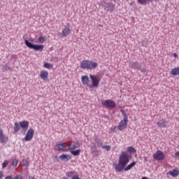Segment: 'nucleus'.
<instances>
[{
  "mask_svg": "<svg viewBox=\"0 0 179 179\" xmlns=\"http://www.w3.org/2000/svg\"><path fill=\"white\" fill-rule=\"evenodd\" d=\"M98 66L96 62L89 60L88 69H96Z\"/></svg>",
  "mask_w": 179,
  "mask_h": 179,
  "instance_id": "6ab92c4d",
  "label": "nucleus"
},
{
  "mask_svg": "<svg viewBox=\"0 0 179 179\" xmlns=\"http://www.w3.org/2000/svg\"><path fill=\"white\" fill-rule=\"evenodd\" d=\"M44 68H46L47 69H51L52 68V64L50 63H45L43 65Z\"/></svg>",
  "mask_w": 179,
  "mask_h": 179,
  "instance_id": "cd10ccee",
  "label": "nucleus"
},
{
  "mask_svg": "<svg viewBox=\"0 0 179 179\" xmlns=\"http://www.w3.org/2000/svg\"><path fill=\"white\" fill-rule=\"evenodd\" d=\"M24 43L28 48H30V50H34V51H39V52H43V50H44V45H36L29 41L27 39L24 40Z\"/></svg>",
  "mask_w": 179,
  "mask_h": 179,
  "instance_id": "f03ea898",
  "label": "nucleus"
},
{
  "mask_svg": "<svg viewBox=\"0 0 179 179\" xmlns=\"http://www.w3.org/2000/svg\"><path fill=\"white\" fill-rule=\"evenodd\" d=\"M29 179H37L34 176H29Z\"/></svg>",
  "mask_w": 179,
  "mask_h": 179,
  "instance_id": "de8ad7c7",
  "label": "nucleus"
},
{
  "mask_svg": "<svg viewBox=\"0 0 179 179\" xmlns=\"http://www.w3.org/2000/svg\"><path fill=\"white\" fill-rule=\"evenodd\" d=\"M40 76L43 80H48V71L43 70L40 73Z\"/></svg>",
  "mask_w": 179,
  "mask_h": 179,
  "instance_id": "f3484780",
  "label": "nucleus"
},
{
  "mask_svg": "<svg viewBox=\"0 0 179 179\" xmlns=\"http://www.w3.org/2000/svg\"><path fill=\"white\" fill-rule=\"evenodd\" d=\"M38 42L41 43H45V37L44 36H40L38 39Z\"/></svg>",
  "mask_w": 179,
  "mask_h": 179,
  "instance_id": "c756f323",
  "label": "nucleus"
},
{
  "mask_svg": "<svg viewBox=\"0 0 179 179\" xmlns=\"http://www.w3.org/2000/svg\"><path fill=\"white\" fill-rule=\"evenodd\" d=\"M169 176H172V177H177L179 176V171L177 169H173L169 172Z\"/></svg>",
  "mask_w": 179,
  "mask_h": 179,
  "instance_id": "4be33fe9",
  "label": "nucleus"
},
{
  "mask_svg": "<svg viewBox=\"0 0 179 179\" xmlns=\"http://www.w3.org/2000/svg\"><path fill=\"white\" fill-rule=\"evenodd\" d=\"M71 154L73 155V156H79L80 155V149L71 150Z\"/></svg>",
  "mask_w": 179,
  "mask_h": 179,
  "instance_id": "393cba45",
  "label": "nucleus"
},
{
  "mask_svg": "<svg viewBox=\"0 0 179 179\" xmlns=\"http://www.w3.org/2000/svg\"><path fill=\"white\" fill-rule=\"evenodd\" d=\"M157 125L159 128H166L169 125V121L166 119H161L157 122Z\"/></svg>",
  "mask_w": 179,
  "mask_h": 179,
  "instance_id": "f8f14e48",
  "label": "nucleus"
},
{
  "mask_svg": "<svg viewBox=\"0 0 179 179\" xmlns=\"http://www.w3.org/2000/svg\"><path fill=\"white\" fill-rule=\"evenodd\" d=\"M144 159H145V162H146V160H147V159H146V157H145Z\"/></svg>",
  "mask_w": 179,
  "mask_h": 179,
  "instance_id": "5fc2aeb1",
  "label": "nucleus"
},
{
  "mask_svg": "<svg viewBox=\"0 0 179 179\" xmlns=\"http://www.w3.org/2000/svg\"><path fill=\"white\" fill-rule=\"evenodd\" d=\"M102 106L107 107L108 108H115V102L111 99L105 100L101 102Z\"/></svg>",
  "mask_w": 179,
  "mask_h": 179,
  "instance_id": "423d86ee",
  "label": "nucleus"
},
{
  "mask_svg": "<svg viewBox=\"0 0 179 179\" xmlns=\"http://www.w3.org/2000/svg\"><path fill=\"white\" fill-rule=\"evenodd\" d=\"M139 71H141V72H142L143 73H147L148 70H146V69H142L140 67Z\"/></svg>",
  "mask_w": 179,
  "mask_h": 179,
  "instance_id": "e433bc0d",
  "label": "nucleus"
},
{
  "mask_svg": "<svg viewBox=\"0 0 179 179\" xmlns=\"http://www.w3.org/2000/svg\"><path fill=\"white\" fill-rule=\"evenodd\" d=\"M22 162L24 163V164H23L24 166H29V163H27V160L24 159Z\"/></svg>",
  "mask_w": 179,
  "mask_h": 179,
  "instance_id": "a19ab883",
  "label": "nucleus"
},
{
  "mask_svg": "<svg viewBox=\"0 0 179 179\" xmlns=\"http://www.w3.org/2000/svg\"><path fill=\"white\" fill-rule=\"evenodd\" d=\"M171 75H173V76L179 75V66L172 69L171 71Z\"/></svg>",
  "mask_w": 179,
  "mask_h": 179,
  "instance_id": "5701e85b",
  "label": "nucleus"
},
{
  "mask_svg": "<svg viewBox=\"0 0 179 179\" xmlns=\"http://www.w3.org/2000/svg\"><path fill=\"white\" fill-rule=\"evenodd\" d=\"M54 158H55V159L53 160L54 163H57V162H59V159L58 158V156L55 155Z\"/></svg>",
  "mask_w": 179,
  "mask_h": 179,
  "instance_id": "4c0bfd02",
  "label": "nucleus"
},
{
  "mask_svg": "<svg viewBox=\"0 0 179 179\" xmlns=\"http://www.w3.org/2000/svg\"><path fill=\"white\" fill-rule=\"evenodd\" d=\"M59 158L60 160H62V162H68L69 160H71V156L66 154H62L59 157Z\"/></svg>",
  "mask_w": 179,
  "mask_h": 179,
  "instance_id": "a211bd4d",
  "label": "nucleus"
},
{
  "mask_svg": "<svg viewBox=\"0 0 179 179\" xmlns=\"http://www.w3.org/2000/svg\"><path fill=\"white\" fill-rule=\"evenodd\" d=\"M33 136H34V129L31 128L27 131L23 141H25L26 142H29V141H31L33 139Z\"/></svg>",
  "mask_w": 179,
  "mask_h": 179,
  "instance_id": "0eeeda50",
  "label": "nucleus"
},
{
  "mask_svg": "<svg viewBox=\"0 0 179 179\" xmlns=\"http://www.w3.org/2000/svg\"><path fill=\"white\" fill-rule=\"evenodd\" d=\"M127 152H129V153H135V152H136V150L134 147H128Z\"/></svg>",
  "mask_w": 179,
  "mask_h": 179,
  "instance_id": "bb28decb",
  "label": "nucleus"
},
{
  "mask_svg": "<svg viewBox=\"0 0 179 179\" xmlns=\"http://www.w3.org/2000/svg\"><path fill=\"white\" fill-rule=\"evenodd\" d=\"M129 67L133 68L134 69H136L137 71H139L141 68H142V66L141 65V63L138 62H129Z\"/></svg>",
  "mask_w": 179,
  "mask_h": 179,
  "instance_id": "9b49d317",
  "label": "nucleus"
},
{
  "mask_svg": "<svg viewBox=\"0 0 179 179\" xmlns=\"http://www.w3.org/2000/svg\"><path fill=\"white\" fill-rule=\"evenodd\" d=\"M29 41H31V43H34V41H36V39H34V38H29Z\"/></svg>",
  "mask_w": 179,
  "mask_h": 179,
  "instance_id": "79ce46f5",
  "label": "nucleus"
},
{
  "mask_svg": "<svg viewBox=\"0 0 179 179\" xmlns=\"http://www.w3.org/2000/svg\"><path fill=\"white\" fill-rule=\"evenodd\" d=\"M17 163H18V161H17V159H13V161H12V166H13V167H16V166H17Z\"/></svg>",
  "mask_w": 179,
  "mask_h": 179,
  "instance_id": "72a5a7b5",
  "label": "nucleus"
},
{
  "mask_svg": "<svg viewBox=\"0 0 179 179\" xmlns=\"http://www.w3.org/2000/svg\"><path fill=\"white\" fill-rule=\"evenodd\" d=\"M102 149H106V150H107V152H110V150H111V146H110V145H103Z\"/></svg>",
  "mask_w": 179,
  "mask_h": 179,
  "instance_id": "473e14b6",
  "label": "nucleus"
},
{
  "mask_svg": "<svg viewBox=\"0 0 179 179\" xmlns=\"http://www.w3.org/2000/svg\"><path fill=\"white\" fill-rule=\"evenodd\" d=\"M141 179H149L148 177H143Z\"/></svg>",
  "mask_w": 179,
  "mask_h": 179,
  "instance_id": "8fccbe9b",
  "label": "nucleus"
},
{
  "mask_svg": "<svg viewBox=\"0 0 179 179\" xmlns=\"http://www.w3.org/2000/svg\"><path fill=\"white\" fill-rule=\"evenodd\" d=\"M150 2H153V0H149V3Z\"/></svg>",
  "mask_w": 179,
  "mask_h": 179,
  "instance_id": "864d4df0",
  "label": "nucleus"
},
{
  "mask_svg": "<svg viewBox=\"0 0 179 179\" xmlns=\"http://www.w3.org/2000/svg\"><path fill=\"white\" fill-rule=\"evenodd\" d=\"M173 57H174V58H177V57H178V55H177V53H173Z\"/></svg>",
  "mask_w": 179,
  "mask_h": 179,
  "instance_id": "09e8293b",
  "label": "nucleus"
},
{
  "mask_svg": "<svg viewBox=\"0 0 179 179\" xmlns=\"http://www.w3.org/2000/svg\"><path fill=\"white\" fill-rule=\"evenodd\" d=\"M136 165V162H133L130 164H129L127 166L124 167L123 170H124V171H129V170H131V169H132V167H134V166Z\"/></svg>",
  "mask_w": 179,
  "mask_h": 179,
  "instance_id": "412c9836",
  "label": "nucleus"
},
{
  "mask_svg": "<svg viewBox=\"0 0 179 179\" xmlns=\"http://www.w3.org/2000/svg\"><path fill=\"white\" fill-rule=\"evenodd\" d=\"M102 6L104 8V10H106V12H113V10H115V6L114 4L105 1L102 3Z\"/></svg>",
  "mask_w": 179,
  "mask_h": 179,
  "instance_id": "39448f33",
  "label": "nucleus"
},
{
  "mask_svg": "<svg viewBox=\"0 0 179 179\" xmlns=\"http://www.w3.org/2000/svg\"><path fill=\"white\" fill-rule=\"evenodd\" d=\"M131 156L127 152H122L119 156L118 163L113 164L115 171L121 173L127 167V164L129 163Z\"/></svg>",
  "mask_w": 179,
  "mask_h": 179,
  "instance_id": "f257e3e1",
  "label": "nucleus"
},
{
  "mask_svg": "<svg viewBox=\"0 0 179 179\" xmlns=\"http://www.w3.org/2000/svg\"><path fill=\"white\" fill-rule=\"evenodd\" d=\"M54 149L55 150H62V152H65V150H68V147L65 146V143H62L56 145Z\"/></svg>",
  "mask_w": 179,
  "mask_h": 179,
  "instance_id": "ddd939ff",
  "label": "nucleus"
},
{
  "mask_svg": "<svg viewBox=\"0 0 179 179\" xmlns=\"http://www.w3.org/2000/svg\"><path fill=\"white\" fill-rule=\"evenodd\" d=\"M141 45H143V47H145V45H148V43H146V41H143L141 42Z\"/></svg>",
  "mask_w": 179,
  "mask_h": 179,
  "instance_id": "ea45409f",
  "label": "nucleus"
},
{
  "mask_svg": "<svg viewBox=\"0 0 179 179\" xmlns=\"http://www.w3.org/2000/svg\"><path fill=\"white\" fill-rule=\"evenodd\" d=\"M8 164H9V162L8 160H5L2 164V169L6 168Z\"/></svg>",
  "mask_w": 179,
  "mask_h": 179,
  "instance_id": "2f4dec72",
  "label": "nucleus"
},
{
  "mask_svg": "<svg viewBox=\"0 0 179 179\" xmlns=\"http://www.w3.org/2000/svg\"><path fill=\"white\" fill-rule=\"evenodd\" d=\"M4 179H13V176L12 175L7 176Z\"/></svg>",
  "mask_w": 179,
  "mask_h": 179,
  "instance_id": "58836bf2",
  "label": "nucleus"
},
{
  "mask_svg": "<svg viewBox=\"0 0 179 179\" xmlns=\"http://www.w3.org/2000/svg\"><path fill=\"white\" fill-rule=\"evenodd\" d=\"M71 33V29H69V27H65L62 32L59 33V36L60 37H66V36H68V34H69Z\"/></svg>",
  "mask_w": 179,
  "mask_h": 179,
  "instance_id": "4468645a",
  "label": "nucleus"
},
{
  "mask_svg": "<svg viewBox=\"0 0 179 179\" xmlns=\"http://www.w3.org/2000/svg\"><path fill=\"white\" fill-rule=\"evenodd\" d=\"M94 154V156H99L100 152L99 150H94L92 152Z\"/></svg>",
  "mask_w": 179,
  "mask_h": 179,
  "instance_id": "c9c22d12",
  "label": "nucleus"
},
{
  "mask_svg": "<svg viewBox=\"0 0 179 179\" xmlns=\"http://www.w3.org/2000/svg\"><path fill=\"white\" fill-rule=\"evenodd\" d=\"M63 179H68V178L64 176V177H63Z\"/></svg>",
  "mask_w": 179,
  "mask_h": 179,
  "instance_id": "603ef678",
  "label": "nucleus"
},
{
  "mask_svg": "<svg viewBox=\"0 0 179 179\" xmlns=\"http://www.w3.org/2000/svg\"><path fill=\"white\" fill-rule=\"evenodd\" d=\"M121 113L124 117L123 120H122L118 125V129L119 131H123V129H125L128 124H127L128 122V115L125 113V111L124 110H121Z\"/></svg>",
  "mask_w": 179,
  "mask_h": 179,
  "instance_id": "7ed1b4c3",
  "label": "nucleus"
},
{
  "mask_svg": "<svg viewBox=\"0 0 179 179\" xmlns=\"http://www.w3.org/2000/svg\"><path fill=\"white\" fill-rule=\"evenodd\" d=\"M20 125L22 129H27L29 128V121L24 120L20 122Z\"/></svg>",
  "mask_w": 179,
  "mask_h": 179,
  "instance_id": "aec40b11",
  "label": "nucleus"
},
{
  "mask_svg": "<svg viewBox=\"0 0 179 179\" xmlns=\"http://www.w3.org/2000/svg\"><path fill=\"white\" fill-rule=\"evenodd\" d=\"M176 157H179V152L175 153Z\"/></svg>",
  "mask_w": 179,
  "mask_h": 179,
  "instance_id": "49530a36",
  "label": "nucleus"
},
{
  "mask_svg": "<svg viewBox=\"0 0 179 179\" xmlns=\"http://www.w3.org/2000/svg\"><path fill=\"white\" fill-rule=\"evenodd\" d=\"M20 128H21V127L19 124V123L15 122L14 128H13V130H14L13 134H17V131H19L20 130Z\"/></svg>",
  "mask_w": 179,
  "mask_h": 179,
  "instance_id": "b1692460",
  "label": "nucleus"
},
{
  "mask_svg": "<svg viewBox=\"0 0 179 179\" xmlns=\"http://www.w3.org/2000/svg\"><path fill=\"white\" fill-rule=\"evenodd\" d=\"M9 66H8V65H6V64H5V65H3V66H2V72H6V71H8V69H9Z\"/></svg>",
  "mask_w": 179,
  "mask_h": 179,
  "instance_id": "7c9ffc66",
  "label": "nucleus"
},
{
  "mask_svg": "<svg viewBox=\"0 0 179 179\" xmlns=\"http://www.w3.org/2000/svg\"><path fill=\"white\" fill-rule=\"evenodd\" d=\"M74 174L75 171H69L66 173V176L69 177V178H71V177H72V176H73Z\"/></svg>",
  "mask_w": 179,
  "mask_h": 179,
  "instance_id": "c85d7f7f",
  "label": "nucleus"
},
{
  "mask_svg": "<svg viewBox=\"0 0 179 179\" xmlns=\"http://www.w3.org/2000/svg\"><path fill=\"white\" fill-rule=\"evenodd\" d=\"M78 148H80V143H79V141L76 140L75 141H71L67 149H69L70 150H75V149Z\"/></svg>",
  "mask_w": 179,
  "mask_h": 179,
  "instance_id": "1a4fd4ad",
  "label": "nucleus"
},
{
  "mask_svg": "<svg viewBox=\"0 0 179 179\" xmlns=\"http://www.w3.org/2000/svg\"><path fill=\"white\" fill-rule=\"evenodd\" d=\"M94 141L96 142H96H98V141H100V140H99V138L97 137V136H95L94 137Z\"/></svg>",
  "mask_w": 179,
  "mask_h": 179,
  "instance_id": "37998d69",
  "label": "nucleus"
},
{
  "mask_svg": "<svg viewBox=\"0 0 179 179\" xmlns=\"http://www.w3.org/2000/svg\"><path fill=\"white\" fill-rule=\"evenodd\" d=\"M82 83L84 85H86V86H89L90 87V85L89 84L90 83V79L87 76H83L81 77Z\"/></svg>",
  "mask_w": 179,
  "mask_h": 179,
  "instance_id": "2eb2a0df",
  "label": "nucleus"
},
{
  "mask_svg": "<svg viewBox=\"0 0 179 179\" xmlns=\"http://www.w3.org/2000/svg\"><path fill=\"white\" fill-rule=\"evenodd\" d=\"M156 1V2H157V0H155Z\"/></svg>",
  "mask_w": 179,
  "mask_h": 179,
  "instance_id": "6e6d98bb",
  "label": "nucleus"
},
{
  "mask_svg": "<svg viewBox=\"0 0 179 179\" xmlns=\"http://www.w3.org/2000/svg\"><path fill=\"white\" fill-rule=\"evenodd\" d=\"M8 141H9V137L3 133L2 129H0V143H8Z\"/></svg>",
  "mask_w": 179,
  "mask_h": 179,
  "instance_id": "9d476101",
  "label": "nucleus"
},
{
  "mask_svg": "<svg viewBox=\"0 0 179 179\" xmlns=\"http://www.w3.org/2000/svg\"><path fill=\"white\" fill-rule=\"evenodd\" d=\"M137 2L141 5H149V0H137Z\"/></svg>",
  "mask_w": 179,
  "mask_h": 179,
  "instance_id": "a878e982",
  "label": "nucleus"
},
{
  "mask_svg": "<svg viewBox=\"0 0 179 179\" xmlns=\"http://www.w3.org/2000/svg\"><path fill=\"white\" fill-rule=\"evenodd\" d=\"M3 177V173L0 171V179H2Z\"/></svg>",
  "mask_w": 179,
  "mask_h": 179,
  "instance_id": "a18cd8bd",
  "label": "nucleus"
},
{
  "mask_svg": "<svg viewBox=\"0 0 179 179\" xmlns=\"http://www.w3.org/2000/svg\"><path fill=\"white\" fill-rule=\"evenodd\" d=\"M72 179H80V178H79V176L76 175V176H73L72 177Z\"/></svg>",
  "mask_w": 179,
  "mask_h": 179,
  "instance_id": "c03bdc74",
  "label": "nucleus"
},
{
  "mask_svg": "<svg viewBox=\"0 0 179 179\" xmlns=\"http://www.w3.org/2000/svg\"><path fill=\"white\" fill-rule=\"evenodd\" d=\"M153 157L155 160H164L166 159V155L163 152L157 150L154 155Z\"/></svg>",
  "mask_w": 179,
  "mask_h": 179,
  "instance_id": "6e6552de",
  "label": "nucleus"
},
{
  "mask_svg": "<svg viewBox=\"0 0 179 179\" xmlns=\"http://www.w3.org/2000/svg\"><path fill=\"white\" fill-rule=\"evenodd\" d=\"M98 148H103V142H101V141H99L96 142Z\"/></svg>",
  "mask_w": 179,
  "mask_h": 179,
  "instance_id": "f704fd0d",
  "label": "nucleus"
},
{
  "mask_svg": "<svg viewBox=\"0 0 179 179\" xmlns=\"http://www.w3.org/2000/svg\"><path fill=\"white\" fill-rule=\"evenodd\" d=\"M90 78L92 82V85H90V89H92V87H99V83H100V78L93 75H90Z\"/></svg>",
  "mask_w": 179,
  "mask_h": 179,
  "instance_id": "20e7f679",
  "label": "nucleus"
},
{
  "mask_svg": "<svg viewBox=\"0 0 179 179\" xmlns=\"http://www.w3.org/2000/svg\"><path fill=\"white\" fill-rule=\"evenodd\" d=\"M132 5H134V1H131V2L130 3V6H132Z\"/></svg>",
  "mask_w": 179,
  "mask_h": 179,
  "instance_id": "3c124183",
  "label": "nucleus"
},
{
  "mask_svg": "<svg viewBox=\"0 0 179 179\" xmlns=\"http://www.w3.org/2000/svg\"><path fill=\"white\" fill-rule=\"evenodd\" d=\"M80 66L82 69H89V60H83L80 62Z\"/></svg>",
  "mask_w": 179,
  "mask_h": 179,
  "instance_id": "dca6fc26",
  "label": "nucleus"
}]
</instances>
